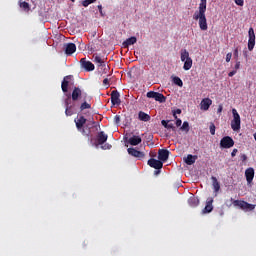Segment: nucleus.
Masks as SVG:
<instances>
[{
  "instance_id": "nucleus-23",
  "label": "nucleus",
  "mask_w": 256,
  "mask_h": 256,
  "mask_svg": "<svg viewBox=\"0 0 256 256\" xmlns=\"http://www.w3.org/2000/svg\"><path fill=\"white\" fill-rule=\"evenodd\" d=\"M135 43H137V37L132 36V37L126 39V41L123 42V47L127 48L131 45H135Z\"/></svg>"
},
{
  "instance_id": "nucleus-44",
  "label": "nucleus",
  "mask_w": 256,
  "mask_h": 256,
  "mask_svg": "<svg viewBox=\"0 0 256 256\" xmlns=\"http://www.w3.org/2000/svg\"><path fill=\"white\" fill-rule=\"evenodd\" d=\"M111 147H113V146H111V144H105L101 148L104 150H107V149H111Z\"/></svg>"
},
{
  "instance_id": "nucleus-14",
  "label": "nucleus",
  "mask_w": 256,
  "mask_h": 256,
  "mask_svg": "<svg viewBox=\"0 0 256 256\" xmlns=\"http://www.w3.org/2000/svg\"><path fill=\"white\" fill-rule=\"evenodd\" d=\"M212 105H213V100H211L210 98H204L200 103V109L202 111H209V107H211Z\"/></svg>"
},
{
  "instance_id": "nucleus-1",
  "label": "nucleus",
  "mask_w": 256,
  "mask_h": 256,
  "mask_svg": "<svg viewBox=\"0 0 256 256\" xmlns=\"http://www.w3.org/2000/svg\"><path fill=\"white\" fill-rule=\"evenodd\" d=\"M64 99L65 104V115L66 117H71L77 113V109L80 112L85 111V109H91V104L87 102V93L81 90L79 87H74L71 94H65Z\"/></svg>"
},
{
  "instance_id": "nucleus-28",
  "label": "nucleus",
  "mask_w": 256,
  "mask_h": 256,
  "mask_svg": "<svg viewBox=\"0 0 256 256\" xmlns=\"http://www.w3.org/2000/svg\"><path fill=\"white\" fill-rule=\"evenodd\" d=\"M180 59L182 62L187 61V59H191V57H189V52L186 49H182L180 51Z\"/></svg>"
},
{
  "instance_id": "nucleus-2",
  "label": "nucleus",
  "mask_w": 256,
  "mask_h": 256,
  "mask_svg": "<svg viewBox=\"0 0 256 256\" xmlns=\"http://www.w3.org/2000/svg\"><path fill=\"white\" fill-rule=\"evenodd\" d=\"M207 12V0H200L198 11L193 15L195 21H199V27L201 31H207L209 27L207 26V17L205 13Z\"/></svg>"
},
{
  "instance_id": "nucleus-39",
  "label": "nucleus",
  "mask_w": 256,
  "mask_h": 256,
  "mask_svg": "<svg viewBox=\"0 0 256 256\" xmlns=\"http://www.w3.org/2000/svg\"><path fill=\"white\" fill-rule=\"evenodd\" d=\"M177 115H181V109H176V110L173 111L174 119H177Z\"/></svg>"
},
{
  "instance_id": "nucleus-46",
  "label": "nucleus",
  "mask_w": 256,
  "mask_h": 256,
  "mask_svg": "<svg viewBox=\"0 0 256 256\" xmlns=\"http://www.w3.org/2000/svg\"><path fill=\"white\" fill-rule=\"evenodd\" d=\"M217 113H223V104L218 106Z\"/></svg>"
},
{
  "instance_id": "nucleus-22",
  "label": "nucleus",
  "mask_w": 256,
  "mask_h": 256,
  "mask_svg": "<svg viewBox=\"0 0 256 256\" xmlns=\"http://www.w3.org/2000/svg\"><path fill=\"white\" fill-rule=\"evenodd\" d=\"M161 125H163L165 129H172V131H176L175 125L171 120H162Z\"/></svg>"
},
{
  "instance_id": "nucleus-33",
  "label": "nucleus",
  "mask_w": 256,
  "mask_h": 256,
  "mask_svg": "<svg viewBox=\"0 0 256 256\" xmlns=\"http://www.w3.org/2000/svg\"><path fill=\"white\" fill-rule=\"evenodd\" d=\"M20 7H21L24 11H29V3H27V2H22V3H20Z\"/></svg>"
},
{
  "instance_id": "nucleus-15",
  "label": "nucleus",
  "mask_w": 256,
  "mask_h": 256,
  "mask_svg": "<svg viewBox=\"0 0 256 256\" xmlns=\"http://www.w3.org/2000/svg\"><path fill=\"white\" fill-rule=\"evenodd\" d=\"M107 139H109V136L105 134L104 131H101L96 136V142L98 145H104V143H107Z\"/></svg>"
},
{
  "instance_id": "nucleus-6",
  "label": "nucleus",
  "mask_w": 256,
  "mask_h": 256,
  "mask_svg": "<svg viewBox=\"0 0 256 256\" xmlns=\"http://www.w3.org/2000/svg\"><path fill=\"white\" fill-rule=\"evenodd\" d=\"M234 145H235V140H233V138H231L230 136H224L220 140V147L222 149H231V147H233Z\"/></svg>"
},
{
  "instance_id": "nucleus-50",
  "label": "nucleus",
  "mask_w": 256,
  "mask_h": 256,
  "mask_svg": "<svg viewBox=\"0 0 256 256\" xmlns=\"http://www.w3.org/2000/svg\"><path fill=\"white\" fill-rule=\"evenodd\" d=\"M116 119V123H119V121H121V119L119 118V116H115Z\"/></svg>"
},
{
  "instance_id": "nucleus-51",
  "label": "nucleus",
  "mask_w": 256,
  "mask_h": 256,
  "mask_svg": "<svg viewBox=\"0 0 256 256\" xmlns=\"http://www.w3.org/2000/svg\"><path fill=\"white\" fill-rule=\"evenodd\" d=\"M254 139H255V141H256V133L254 134Z\"/></svg>"
},
{
  "instance_id": "nucleus-21",
  "label": "nucleus",
  "mask_w": 256,
  "mask_h": 256,
  "mask_svg": "<svg viewBox=\"0 0 256 256\" xmlns=\"http://www.w3.org/2000/svg\"><path fill=\"white\" fill-rule=\"evenodd\" d=\"M143 141V139H141V136H132L129 138L128 143H130L133 146H137L139 144H141V142Z\"/></svg>"
},
{
  "instance_id": "nucleus-43",
  "label": "nucleus",
  "mask_w": 256,
  "mask_h": 256,
  "mask_svg": "<svg viewBox=\"0 0 256 256\" xmlns=\"http://www.w3.org/2000/svg\"><path fill=\"white\" fill-rule=\"evenodd\" d=\"M183 121L179 118L176 119V127H181Z\"/></svg>"
},
{
  "instance_id": "nucleus-31",
  "label": "nucleus",
  "mask_w": 256,
  "mask_h": 256,
  "mask_svg": "<svg viewBox=\"0 0 256 256\" xmlns=\"http://www.w3.org/2000/svg\"><path fill=\"white\" fill-rule=\"evenodd\" d=\"M181 131H185L186 133H188L190 127H189V122L185 121L183 122L182 126L180 127Z\"/></svg>"
},
{
  "instance_id": "nucleus-25",
  "label": "nucleus",
  "mask_w": 256,
  "mask_h": 256,
  "mask_svg": "<svg viewBox=\"0 0 256 256\" xmlns=\"http://www.w3.org/2000/svg\"><path fill=\"white\" fill-rule=\"evenodd\" d=\"M197 161V156H193L191 154H188L186 158H184V162L186 165H193Z\"/></svg>"
},
{
  "instance_id": "nucleus-40",
  "label": "nucleus",
  "mask_w": 256,
  "mask_h": 256,
  "mask_svg": "<svg viewBox=\"0 0 256 256\" xmlns=\"http://www.w3.org/2000/svg\"><path fill=\"white\" fill-rule=\"evenodd\" d=\"M103 85H104V87H106V89H109L110 84H109L108 78H105V79L103 80Z\"/></svg>"
},
{
  "instance_id": "nucleus-29",
  "label": "nucleus",
  "mask_w": 256,
  "mask_h": 256,
  "mask_svg": "<svg viewBox=\"0 0 256 256\" xmlns=\"http://www.w3.org/2000/svg\"><path fill=\"white\" fill-rule=\"evenodd\" d=\"M193 67V59L188 58L184 61L183 69L184 71H189Z\"/></svg>"
},
{
  "instance_id": "nucleus-45",
  "label": "nucleus",
  "mask_w": 256,
  "mask_h": 256,
  "mask_svg": "<svg viewBox=\"0 0 256 256\" xmlns=\"http://www.w3.org/2000/svg\"><path fill=\"white\" fill-rule=\"evenodd\" d=\"M240 159H241V161H243V163H245V161H247V155L246 154H242L240 156Z\"/></svg>"
},
{
  "instance_id": "nucleus-8",
  "label": "nucleus",
  "mask_w": 256,
  "mask_h": 256,
  "mask_svg": "<svg viewBox=\"0 0 256 256\" xmlns=\"http://www.w3.org/2000/svg\"><path fill=\"white\" fill-rule=\"evenodd\" d=\"M80 65L82 69H85V71H95V64L91 61H87L86 58H82L80 60Z\"/></svg>"
},
{
  "instance_id": "nucleus-49",
  "label": "nucleus",
  "mask_w": 256,
  "mask_h": 256,
  "mask_svg": "<svg viewBox=\"0 0 256 256\" xmlns=\"http://www.w3.org/2000/svg\"><path fill=\"white\" fill-rule=\"evenodd\" d=\"M88 51H91V53H94L95 49L92 46H88Z\"/></svg>"
},
{
  "instance_id": "nucleus-38",
  "label": "nucleus",
  "mask_w": 256,
  "mask_h": 256,
  "mask_svg": "<svg viewBox=\"0 0 256 256\" xmlns=\"http://www.w3.org/2000/svg\"><path fill=\"white\" fill-rule=\"evenodd\" d=\"M240 68H241V62L237 60L234 66V71H239Z\"/></svg>"
},
{
  "instance_id": "nucleus-37",
  "label": "nucleus",
  "mask_w": 256,
  "mask_h": 256,
  "mask_svg": "<svg viewBox=\"0 0 256 256\" xmlns=\"http://www.w3.org/2000/svg\"><path fill=\"white\" fill-rule=\"evenodd\" d=\"M233 57V53L229 52L226 54V63H229Z\"/></svg>"
},
{
  "instance_id": "nucleus-32",
  "label": "nucleus",
  "mask_w": 256,
  "mask_h": 256,
  "mask_svg": "<svg viewBox=\"0 0 256 256\" xmlns=\"http://www.w3.org/2000/svg\"><path fill=\"white\" fill-rule=\"evenodd\" d=\"M95 1H97V0H84L82 2V5H83V7H89V5H91V3H95Z\"/></svg>"
},
{
  "instance_id": "nucleus-11",
  "label": "nucleus",
  "mask_w": 256,
  "mask_h": 256,
  "mask_svg": "<svg viewBox=\"0 0 256 256\" xmlns=\"http://www.w3.org/2000/svg\"><path fill=\"white\" fill-rule=\"evenodd\" d=\"M127 152L132 156L136 157L137 159H145V152H141L135 148H128Z\"/></svg>"
},
{
  "instance_id": "nucleus-4",
  "label": "nucleus",
  "mask_w": 256,
  "mask_h": 256,
  "mask_svg": "<svg viewBox=\"0 0 256 256\" xmlns=\"http://www.w3.org/2000/svg\"><path fill=\"white\" fill-rule=\"evenodd\" d=\"M231 205H234V207H240L242 211L255 210V204H250L249 202H245L243 200H233V198H231L230 204H227V207H231Z\"/></svg>"
},
{
  "instance_id": "nucleus-41",
  "label": "nucleus",
  "mask_w": 256,
  "mask_h": 256,
  "mask_svg": "<svg viewBox=\"0 0 256 256\" xmlns=\"http://www.w3.org/2000/svg\"><path fill=\"white\" fill-rule=\"evenodd\" d=\"M210 133H211V135H215V124L214 123L210 124Z\"/></svg>"
},
{
  "instance_id": "nucleus-42",
  "label": "nucleus",
  "mask_w": 256,
  "mask_h": 256,
  "mask_svg": "<svg viewBox=\"0 0 256 256\" xmlns=\"http://www.w3.org/2000/svg\"><path fill=\"white\" fill-rule=\"evenodd\" d=\"M97 8H98V10H99L100 15H101L102 17H104L105 14H103V6H102V5H98Z\"/></svg>"
},
{
  "instance_id": "nucleus-17",
  "label": "nucleus",
  "mask_w": 256,
  "mask_h": 256,
  "mask_svg": "<svg viewBox=\"0 0 256 256\" xmlns=\"http://www.w3.org/2000/svg\"><path fill=\"white\" fill-rule=\"evenodd\" d=\"M77 51V46L75 43H68L66 45L65 53L66 55H73Z\"/></svg>"
},
{
  "instance_id": "nucleus-20",
  "label": "nucleus",
  "mask_w": 256,
  "mask_h": 256,
  "mask_svg": "<svg viewBox=\"0 0 256 256\" xmlns=\"http://www.w3.org/2000/svg\"><path fill=\"white\" fill-rule=\"evenodd\" d=\"M93 57H94V63H96V65L98 67H105L106 66L105 58H101V56L95 55V54L93 55Z\"/></svg>"
},
{
  "instance_id": "nucleus-13",
  "label": "nucleus",
  "mask_w": 256,
  "mask_h": 256,
  "mask_svg": "<svg viewBox=\"0 0 256 256\" xmlns=\"http://www.w3.org/2000/svg\"><path fill=\"white\" fill-rule=\"evenodd\" d=\"M148 165L149 167H152V169H163V162L155 158H150L148 160Z\"/></svg>"
},
{
  "instance_id": "nucleus-16",
  "label": "nucleus",
  "mask_w": 256,
  "mask_h": 256,
  "mask_svg": "<svg viewBox=\"0 0 256 256\" xmlns=\"http://www.w3.org/2000/svg\"><path fill=\"white\" fill-rule=\"evenodd\" d=\"M158 159L162 161H167L169 159V150L167 149H160L158 151Z\"/></svg>"
},
{
  "instance_id": "nucleus-10",
  "label": "nucleus",
  "mask_w": 256,
  "mask_h": 256,
  "mask_svg": "<svg viewBox=\"0 0 256 256\" xmlns=\"http://www.w3.org/2000/svg\"><path fill=\"white\" fill-rule=\"evenodd\" d=\"M245 177L248 185H251L253 183V179L255 178V169L248 168L245 170Z\"/></svg>"
},
{
  "instance_id": "nucleus-27",
  "label": "nucleus",
  "mask_w": 256,
  "mask_h": 256,
  "mask_svg": "<svg viewBox=\"0 0 256 256\" xmlns=\"http://www.w3.org/2000/svg\"><path fill=\"white\" fill-rule=\"evenodd\" d=\"M155 101H158L159 103H165L167 101V98L162 93L156 92L154 96Z\"/></svg>"
},
{
  "instance_id": "nucleus-35",
  "label": "nucleus",
  "mask_w": 256,
  "mask_h": 256,
  "mask_svg": "<svg viewBox=\"0 0 256 256\" xmlns=\"http://www.w3.org/2000/svg\"><path fill=\"white\" fill-rule=\"evenodd\" d=\"M234 3L239 7H243V5H245V0H234Z\"/></svg>"
},
{
  "instance_id": "nucleus-7",
  "label": "nucleus",
  "mask_w": 256,
  "mask_h": 256,
  "mask_svg": "<svg viewBox=\"0 0 256 256\" xmlns=\"http://www.w3.org/2000/svg\"><path fill=\"white\" fill-rule=\"evenodd\" d=\"M248 51H253L255 49V30L250 27L248 30Z\"/></svg>"
},
{
  "instance_id": "nucleus-24",
  "label": "nucleus",
  "mask_w": 256,
  "mask_h": 256,
  "mask_svg": "<svg viewBox=\"0 0 256 256\" xmlns=\"http://www.w3.org/2000/svg\"><path fill=\"white\" fill-rule=\"evenodd\" d=\"M138 119L140 121H144V122H147V121H151V116L143 111H140L138 113Z\"/></svg>"
},
{
  "instance_id": "nucleus-48",
  "label": "nucleus",
  "mask_w": 256,
  "mask_h": 256,
  "mask_svg": "<svg viewBox=\"0 0 256 256\" xmlns=\"http://www.w3.org/2000/svg\"><path fill=\"white\" fill-rule=\"evenodd\" d=\"M236 74H237V70H232L231 72L228 73V76L233 77Z\"/></svg>"
},
{
  "instance_id": "nucleus-34",
  "label": "nucleus",
  "mask_w": 256,
  "mask_h": 256,
  "mask_svg": "<svg viewBox=\"0 0 256 256\" xmlns=\"http://www.w3.org/2000/svg\"><path fill=\"white\" fill-rule=\"evenodd\" d=\"M157 92L155 91H149L147 92L146 96L148 97V99H155V95Z\"/></svg>"
},
{
  "instance_id": "nucleus-47",
  "label": "nucleus",
  "mask_w": 256,
  "mask_h": 256,
  "mask_svg": "<svg viewBox=\"0 0 256 256\" xmlns=\"http://www.w3.org/2000/svg\"><path fill=\"white\" fill-rule=\"evenodd\" d=\"M239 150H237V148H234L233 151L231 152V157H235V155H237Z\"/></svg>"
},
{
  "instance_id": "nucleus-26",
  "label": "nucleus",
  "mask_w": 256,
  "mask_h": 256,
  "mask_svg": "<svg viewBox=\"0 0 256 256\" xmlns=\"http://www.w3.org/2000/svg\"><path fill=\"white\" fill-rule=\"evenodd\" d=\"M188 205H190V207H198L199 206V198H197L195 196H191L188 199Z\"/></svg>"
},
{
  "instance_id": "nucleus-9",
  "label": "nucleus",
  "mask_w": 256,
  "mask_h": 256,
  "mask_svg": "<svg viewBox=\"0 0 256 256\" xmlns=\"http://www.w3.org/2000/svg\"><path fill=\"white\" fill-rule=\"evenodd\" d=\"M73 79L72 75L65 76L61 83V89L63 93L68 94L69 91V81Z\"/></svg>"
},
{
  "instance_id": "nucleus-5",
  "label": "nucleus",
  "mask_w": 256,
  "mask_h": 256,
  "mask_svg": "<svg viewBox=\"0 0 256 256\" xmlns=\"http://www.w3.org/2000/svg\"><path fill=\"white\" fill-rule=\"evenodd\" d=\"M232 115L231 129L236 132L241 131V116L239 115V112H237V109H232Z\"/></svg>"
},
{
  "instance_id": "nucleus-12",
  "label": "nucleus",
  "mask_w": 256,
  "mask_h": 256,
  "mask_svg": "<svg viewBox=\"0 0 256 256\" xmlns=\"http://www.w3.org/2000/svg\"><path fill=\"white\" fill-rule=\"evenodd\" d=\"M121 94H119V91L114 90L111 92V103L112 105H121Z\"/></svg>"
},
{
  "instance_id": "nucleus-53",
  "label": "nucleus",
  "mask_w": 256,
  "mask_h": 256,
  "mask_svg": "<svg viewBox=\"0 0 256 256\" xmlns=\"http://www.w3.org/2000/svg\"><path fill=\"white\" fill-rule=\"evenodd\" d=\"M92 123H93V125H95V121H93Z\"/></svg>"
},
{
  "instance_id": "nucleus-52",
  "label": "nucleus",
  "mask_w": 256,
  "mask_h": 256,
  "mask_svg": "<svg viewBox=\"0 0 256 256\" xmlns=\"http://www.w3.org/2000/svg\"><path fill=\"white\" fill-rule=\"evenodd\" d=\"M70 1H72V3H75V0H70Z\"/></svg>"
},
{
  "instance_id": "nucleus-36",
  "label": "nucleus",
  "mask_w": 256,
  "mask_h": 256,
  "mask_svg": "<svg viewBox=\"0 0 256 256\" xmlns=\"http://www.w3.org/2000/svg\"><path fill=\"white\" fill-rule=\"evenodd\" d=\"M233 55H234V58H235V59H239V47H236V48L234 49Z\"/></svg>"
},
{
  "instance_id": "nucleus-19",
  "label": "nucleus",
  "mask_w": 256,
  "mask_h": 256,
  "mask_svg": "<svg viewBox=\"0 0 256 256\" xmlns=\"http://www.w3.org/2000/svg\"><path fill=\"white\" fill-rule=\"evenodd\" d=\"M212 187L214 189V193H219V190L221 189V184L219 183V180H217V177L212 176Z\"/></svg>"
},
{
  "instance_id": "nucleus-30",
  "label": "nucleus",
  "mask_w": 256,
  "mask_h": 256,
  "mask_svg": "<svg viewBox=\"0 0 256 256\" xmlns=\"http://www.w3.org/2000/svg\"><path fill=\"white\" fill-rule=\"evenodd\" d=\"M174 85H177L178 87H183V80H181V78H179V76H175L172 79Z\"/></svg>"
},
{
  "instance_id": "nucleus-18",
  "label": "nucleus",
  "mask_w": 256,
  "mask_h": 256,
  "mask_svg": "<svg viewBox=\"0 0 256 256\" xmlns=\"http://www.w3.org/2000/svg\"><path fill=\"white\" fill-rule=\"evenodd\" d=\"M213 211V198L209 197L206 200V206L203 209V213H211Z\"/></svg>"
},
{
  "instance_id": "nucleus-3",
  "label": "nucleus",
  "mask_w": 256,
  "mask_h": 256,
  "mask_svg": "<svg viewBox=\"0 0 256 256\" xmlns=\"http://www.w3.org/2000/svg\"><path fill=\"white\" fill-rule=\"evenodd\" d=\"M74 123L76 125L77 131H79L82 135L86 137H89V135H91V128L89 127V125H86L87 119L85 118V116L78 115L74 119ZM85 125H86V129H85Z\"/></svg>"
}]
</instances>
